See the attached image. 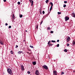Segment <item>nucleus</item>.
I'll list each match as a JSON object with an SVG mask.
<instances>
[{"instance_id":"obj_1","label":"nucleus","mask_w":75,"mask_h":75,"mask_svg":"<svg viewBox=\"0 0 75 75\" xmlns=\"http://www.w3.org/2000/svg\"><path fill=\"white\" fill-rule=\"evenodd\" d=\"M7 71L8 73L9 74V75H12L13 74L12 71L11 70V69H10V68H8L7 69Z\"/></svg>"},{"instance_id":"obj_2","label":"nucleus","mask_w":75,"mask_h":75,"mask_svg":"<svg viewBox=\"0 0 75 75\" xmlns=\"http://www.w3.org/2000/svg\"><path fill=\"white\" fill-rule=\"evenodd\" d=\"M42 68H44V69H46V70H47L48 69V67L46 65H43L42 66Z\"/></svg>"},{"instance_id":"obj_3","label":"nucleus","mask_w":75,"mask_h":75,"mask_svg":"<svg viewBox=\"0 0 75 75\" xmlns=\"http://www.w3.org/2000/svg\"><path fill=\"white\" fill-rule=\"evenodd\" d=\"M64 19L65 21H68V20L69 19V18L68 17V16H66L64 18Z\"/></svg>"},{"instance_id":"obj_4","label":"nucleus","mask_w":75,"mask_h":75,"mask_svg":"<svg viewBox=\"0 0 75 75\" xmlns=\"http://www.w3.org/2000/svg\"><path fill=\"white\" fill-rule=\"evenodd\" d=\"M29 0L30 2L31 3V6H33V3H34V1H33V0H31H31Z\"/></svg>"},{"instance_id":"obj_5","label":"nucleus","mask_w":75,"mask_h":75,"mask_svg":"<svg viewBox=\"0 0 75 75\" xmlns=\"http://www.w3.org/2000/svg\"><path fill=\"white\" fill-rule=\"evenodd\" d=\"M69 40H70V37H68L66 41L67 42H68L69 41Z\"/></svg>"},{"instance_id":"obj_6","label":"nucleus","mask_w":75,"mask_h":75,"mask_svg":"<svg viewBox=\"0 0 75 75\" xmlns=\"http://www.w3.org/2000/svg\"><path fill=\"white\" fill-rule=\"evenodd\" d=\"M21 68L22 71H24V67L23 66V65H21Z\"/></svg>"},{"instance_id":"obj_7","label":"nucleus","mask_w":75,"mask_h":75,"mask_svg":"<svg viewBox=\"0 0 75 75\" xmlns=\"http://www.w3.org/2000/svg\"><path fill=\"white\" fill-rule=\"evenodd\" d=\"M57 71H54L53 72V74H57Z\"/></svg>"},{"instance_id":"obj_8","label":"nucleus","mask_w":75,"mask_h":75,"mask_svg":"<svg viewBox=\"0 0 75 75\" xmlns=\"http://www.w3.org/2000/svg\"><path fill=\"white\" fill-rule=\"evenodd\" d=\"M23 51H18V54H21V53H23Z\"/></svg>"},{"instance_id":"obj_9","label":"nucleus","mask_w":75,"mask_h":75,"mask_svg":"<svg viewBox=\"0 0 75 75\" xmlns=\"http://www.w3.org/2000/svg\"><path fill=\"white\" fill-rule=\"evenodd\" d=\"M33 65H36V62H33Z\"/></svg>"},{"instance_id":"obj_10","label":"nucleus","mask_w":75,"mask_h":75,"mask_svg":"<svg viewBox=\"0 0 75 75\" xmlns=\"http://www.w3.org/2000/svg\"><path fill=\"white\" fill-rule=\"evenodd\" d=\"M0 43L1 45H3V42L1 40H0Z\"/></svg>"},{"instance_id":"obj_11","label":"nucleus","mask_w":75,"mask_h":75,"mask_svg":"<svg viewBox=\"0 0 75 75\" xmlns=\"http://www.w3.org/2000/svg\"><path fill=\"white\" fill-rule=\"evenodd\" d=\"M40 14H42V10H41V9H40Z\"/></svg>"},{"instance_id":"obj_12","label":"nucleus","mask_w":75,"mask_h":75,"mask_svg":"<svg viewBox=\"0 0 75 75\" xmlns=\"http://www.w3.org/2000/svg\"><path fill=\"white\" fill-rule=\"evenodd\" d=\"M13 19H15V16H14V14H13V16H12Z\"/></svg>"},{"instance_id":"obj_13","label":"nucleus","mask_w":75,"mask_h":75,"mask_svg":"<svg viewBox=\"0 0 75 75\" xmlns=\"http://www.w3.org/2000/svg\"><path fill=\"white\" fill-rule=\"evenodd\" d=\"M51 44V40L49 41L47 43V44H48V45H49V44Z\"/></svg>"},{"instance_id":"obj_14","label":"nucleus","mask_w":75,"mask_h":75,"mask_svg":"<svg viewBox=\"0 0 75 75\" xmlns=\"http://www.w3.org/2000/svg\"><path fill=\"white\" fill-rule=\"evenodd\" d=\"M50 4L51 5V6H52H52H53V4L52 2H50Z\"/></svg>"},{"instance_id":"obj_15","label":"nucleus","mask_w":75,"mask_h":75,"mask_svg":"<svg viewBox=\"0 0 75 75\" xmlns=\"http://www.w3.org/2000/svg\"><path fill=\"white\" fill-rule=\"evenodd\" d=\"M11 54H14V52H13V51H11Z\"/></svg>"},{"instance_id":"obj_16","label":"nucleus","mask_w":75,"mask_h":75,"mask_svg":"<svg viewBox=\"0 0 75 75\" xmlns=\"http://www.w3.org/2000/svg\"><path fill=\"white\" fill-rule=\"evenodd\" d=\"M52 6H51L50 8V11H51L52 10Z\"/></svg>"},{"instance_id":"obj_17","label":"nucleus","mask_w":75,"mask_h":75,"mask_svg":"<svg viewBox=\"0 0 75 75\" xmlns=\"http://www.w3.org/2000/svg\"><path fill=\"white\" fill-rule=\"evenodd\" d=\"M64 52H67V49H64Z\"/></svg>"},{"instance_id":"obj_18","label":"nucleus","mask_w":75,"mask_h":75,"mask_svg":"<svg viewBox=\"0 0 75 75\" xmlns=\"http://www.w3.org/2000/svg\"><path fill=\"white\" fill-rule=\"evenodd\" d=\"M72 44H73V45H75V41H73Z\"/></svg>"},{"instance_id":"obj_19","label":"nucleus","mask_w":75,"mask_h":75,"mask_svg":"<svg viewBox=\"0 0 75 75\" xmlns=\"http://www.w3.org/2000/svg\"><path fill=\"white\" fill-rule=\"evenodd\" d=\"M49 1V0H46V1H45L46 3H48V2Z\"/></svg>"},{"instance_id":"obj_20","label":"nucleus","mask_w":75,"mask_h":75,"mask_svg":"<svg viewBox=\"0 0 75 75\" xmlns=\"http://www.w3.org/2000/svg\"><path fill=\"white\" fill-rule=\"evenodd\" d=\"M19 16L20 18H22L23 17V15H20Z\"/></svg>"},{"instance_id":"obj_21","label":"nucleus","mask_w":75,"mask_h":75,"mask_svg":"<svg viewBox=\"0 0 75 75\" xmlns=\"http://www.w3.org/2000/svg\"><path fill=\"white\" fill-rule=\"evenodd\" d=\"M30 47L31 48H34V47L31 45L30 46Z\"/></svg>"},{"instance_id":"obj_22","label":"nucleus","mask_w":75,"mask_h":75,"mask_svg":"<svg viewBox=\"0 0 75 75\" xmlns=\"http://www.w3.org/2000/svg\"><path fill=\"white\" fill-rule=\"evenodd\" d=\"M50 29H51V28H50V27H48L47 28V30H50Z\"/></svg>"},{"instance_id":"obj_23","label":"nucleus","mask_w":75,"mask_h":75,"mask_svg":"<svg viewBox=\"0 0 75 75\" xmlns=\"http://www.w3.org/2000/svg\"><path fill=\"white\" fill-rule=\"evenodd\" d=\"M51 42H55V41L52 40L51 41Z\"/></svg>"},{"instance_id":"obj_24","label":"nucleus","mask_w":75,"mask_h":75,"mask_svg":"<svg viewBox=\"0 0 75 75\" xmlns=\"http://www.w3.org/2000/svg\"><path fill=\"white\" fill-rule=\"evenodd\" d=\"M36 28H37V30L38 29V25H36Z\"/></svg>"},{"instance_id":"obj_25","label":"nucleus","mask_w":75,"mask_h":75,"mask_svg":"<svg viewBox=\"0 0 75 75\" xmlns=\"http://www.w3.org/2000/svg\"><path fill=\"white\" fill-rule=\"evenodd\" d=\"M66 6H67V5L65 4L63 6V7L65 8V7H66Z\"/></svg>"},{"instance_id":"obj_26","label":"nucleus","mask_w":75,"mask_h":75,"mask_svg":"<svg viewBox=\"0 0 75 75\" xmlns=\"http://www.w3.org/2000/svg\"><path fill=\"white\" fill-rule=\"evenodd\" d=\"M18 5H20V2H18Z\"/></svg>"},{"instance_id":"obj_27","label":"nucleus","mask_w":75,"mask_h":75,"mask_svg":"<svg viewBox=\"0 0 75 75\" xmlns=\"http://www.w3.org/2000/svg\"><path fill=\"white\" fill-rule=\"evenodd\" d=\"M61 13V12H58L57 13L58 14H60Z\"/></svg>"},{"instance_id":"obj_28","label":"nucleus","mask_w":75,"mask_h":75,"mask_svg":"<svg viewBox=\"0 0 75 75\" xmlns=\"http://www.w3.org/2000/svg\"><path fill=\"white\" fill-rule=\"evenodd\" d=\"M54 33V31H50V33L51 34H52V33Z\"/></svg>"},{"instance_id":"obj_29","label":"nucleus","mask_w":75,"mask_h":75,"mask_svg":"<svg viewBox=\"0 0 75 75\" xmlns=\"http://www.w3.org/2000/svg\"><path fill=\"white\" fill-rule=\"evenodd\" d=\"M42 13L43 14H45V11H42Z\"/></svg>"},{"instance_id":"obj_30","label":"nucleus","mask_w":75,"mask_h":75,"mask_svg":"<svg viewBox=\"0 0 75 75\" xmlns=\"http://www.w3.org/2000/svg\"><path fill=\"white\" fill-rule=\"evenodd\" d=\"M59 44H58L57 45V47H59Z\"/></svg>"},{"instance_id":"obj_31","label":"nucleus","mask_w":75,"mask_h":75,"mask_svg":"<svg viewBox=\"0 0 75 75\" xmlns=\"http://www.w3.org/2000/svg\"><path fill=\"white\" fill-rule=\"evenodd\" d=\"M11 28V26H9L8 27V28Z\"/></svg>"},{"instance_id":"obj_32","label":"nucleus","mask_w":75,"mask_h":75,"mask_svg":"<svg viewBox=\"0 0 75 75\" xmlns=\"http://www.w3.org/2000/svg\"><path fill=\"white\" fill-rule=\"evenodd\" d=\"M64 3H67V1H64Z\"/></svg>"},{"instance_id":"obj_33","label":"nucleus","mask_w":75,"mask_h":75,"mask_svg":"<svg viewBox=\"0 0 75 75\" xmlns=\"http://www.w3.org/2000/svg\"><path fill=\"white\" fill-rule=\"evenodd\" d=\"M43 22V21H42L40 23V25L41 24H42V23Z\"/></svg>"},{"instance_id":"obj_34","label":"nucleus","mask_w":75,"mask_h":75,"mask_svg":"<svg viewBox=\"0 0 75 75\" xmlns=\"http://www.w3.org/2000/svg\"><path fill=\"white\" fill-rule=\"evenodd\" d=\"M67 47H68V46H69V43H67Z\"/></svg>"},{"instance_id":"obj_35","label":"nucleus","mask_w":75,"mask_h":75,"mask_svg":"<svg viewBox=\"0 0 75 75\" xmlns=\"http://www.w3.org/2000/svg\"><path fill=\"white\" fill-rule=\"evenodd\" d=\"M28 73L29 74H30V71H28Z\"/></svg>"},{"instance_id":"obj_36","label":"nucleus","mask_w":75,"mask_h":75,"mask_svg":"<svg viewBox=\"0 0 75 75\" xmlns=\"http://www.w3.org/2000/svg\"><path fill=\"white\" fill-rule=\"evenodd\" d=\"M53 44H49L48 45L49 46H50V45H53Z\"/></svg>"},{"instance_id":"obj_37","label":"nucleus","mask_w":75,"mask_h":75,"mask_svg":"<svg viewBox=\"0 0 75 75\" xmlns=\"http://www.w3.org/2000/svg\"><path fill=\"white\" fill-rule=\"evenodd\" d=\"M63 74H64V72H62V75H63Z\"/></svg>"},{"instance_id":"obj_38","label":"nucleus","mask_w":75,"mask_h":75,"mask_svg":"<svg viewBox=\"0 0 75 75\" xmlns=\"http://www.w3.org/2000/svg\"><path fill=\"white\" fill-rule=\"evenodd\" d=\"M72 15H73H73L75 14V13H73L72 14Z\"/></svg>"},{"instance_id":"obj_39","label":"nucleus","mask_w":75,"mask_h":75,"mask_svg":"<svg viewBox=\"0 0 75 75\" xmlns=\"http://www.w3.org/2000/svg\"><path fill=\"white\" fill-rule=\"evenodd\" d=\"M5 25H8V23H6Z\"/></svg>"},{"instance_id":"obj_40","label":"nucleus","mask_w":75,"mask_h":75,"mask_svg":"<svg viewBox=\"0 0 75 75\" xmlns=\"http://www.w3.org/2000/svg\"><path fill=\"white\" fill-rule=\"evenodd\" d=\"M16 48H18V45H16Z\"/></svg>"},{"instance_id":"obj_41","label":"nucleus","mask_w":75,"mask_h":75,"mask_svg":"<svg viewBox=\"0 0 75 75\" xmlns=\"http://www.w3.org/2000/svg\"><path fill=\"white\" fill-rule=\"evenodd\" d=\"M6 0H4V2H6Z\"/></svg>"},{"instance_id":"obj_42","label":"nucleus","mask_w":75,"mask_h":75,"mask_svg":"<svg viewBox=\"0 0 75 75\" xmlns=\"http://www.w3.org/2000/svg\"><path fill=\"white\" fill-rule=\"evenodd\" d=\"M59 40H57V42H59Z\"/></svg>"},{"instance_id":"obj_43","label":"nucleus","mask_w":75,"mask_h":75,"mask_svg":"<svg viewBox=\"0 0 75 75\" xmlns=\"http://www.w3.org/2000/svg\"><path fill=\"white\" fill-rule=\"evenodd\" d=\"M73 16H74V17H75V14L74 15H73Z\"/></svg>"},{"instance_id":"obj_44","label":"nucleus","mask_w":75,"mask_h":75,"mask_svg":"<svg viewBox=\"0 0 75 75\" xmlns=\"http://www.w3.org/2000/svg\"><path fill=\"white\" fill-rule=\"evenodd\" d=\"M54 75H58V74H57V73L56 74H55Z\"/></svg>"},{"instance_id":"obj_45","label":"nucleus","mask_w":75,"mask_h":75,"mask_svg":"<svg viewBox=\"0 0 75 75\" xmlns=\"http://www.w3.org/2000/svg\"><path fill=\"white\" fill-rule=\"evenodd\" d=\"M25 31H26V32H27V30H25Z\"/></svg>"},{"instance_id":"obj_46","label":"nucleus","mask_w":75,"mask_h":75,"mask_svg":"<svg viewBox=\"0 0 75 75\" xmlns=\"http://www.w3.org/2000/svg\"><path fill=\"white\" fill-rule=\"evenodd\" d=\"M27 53H28V52H27Z\"/></svg>"},{"instance_id":"obj_47","label":"nucleus","mask_w":75,"mask_h":75,"mask_svg":"<svg viewBox=\"0 0 75 75\" xmlns=\"http://www.w3.org/2000/svg\"><path fill=\"white\" fill-rule=\"evenodd\" d=\"M30 75H31V74H30Z\"/></svg>"}]
</instances>
